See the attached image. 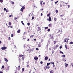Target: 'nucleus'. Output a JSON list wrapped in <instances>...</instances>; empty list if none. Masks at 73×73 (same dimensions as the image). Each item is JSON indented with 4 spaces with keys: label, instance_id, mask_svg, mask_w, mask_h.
Segmentation results:
<instances>
[{
    "label": "nucleus",
    "instance_id": "nucleus-13",
    "mask_svg": "<svg viewBox=\"0 0 73 73\" xmlns=\"http://www.w3.org/2000/svg\"><path fill=\"white\" fill-rule=\"evenodd\" d=\"M24 58H25V57H24V56H22V60H24Z\"/></svg>",
    "mask_w": 73,
    "mask_h": 73
},
{
    "label": "nucleus",
    "instance_id": "nucleus-1",
    "mask_svg": "<svg viewBox=\"0 0 73 73\" xmlns=\"http://www.w3.org/2000/svg\"><path fill=\"white\" fill-rule=\"evenodd\" d=\"M21 7H22V8L21 9L20 11H21V12H23V11H24V9H25V7L24 6H21Z\"/></svg>",
    "mask_w": 73,
    "mask_h": 73
},
{
    "label": "nucleus",
    "instance_id": "nucleus-51",
    "mask_svg": "<svg viewBox=\"0 0 73 73\" xmlns=\"http://www.w3.org/2000/svg\"><path fill=\"white\" fill-rule=\"evenodd\" d=\"M26 38H23V40H24V41H25V40Z\"/></svg>",
    "mask_w": 73,
    "mask_h": 73
},
{
    "label": "nucleus",
    "instance_id": "nucleus-61",
    "mask_svg": "<svg viewBox=\"0 0 73 73\" xmlns=\"http://www.w3.org/2000/svg\"><path fill=\"white\" fill-rule=\"evenodd\" d=\"M27 64H29V61H28L27 62Z\"/></svg>",
    "mask_w": 73,
    "mask_h": 73
},
{
    "label": "nucleus",
    "instance_id": "nucleus-54",
    "mask_svg": "<svg viewBox=\"0 0 73 73\" xmlns=\"http://www.w3.org/2000/svg\"><path fill=\"white\" fill-rule=\"evenodd\" d=\"M60 7H62V5L61 4H60Z\"/></svg>",
    "mask_w": 73,
    "mask_h": 73
},
{
    "label": "nucleus",
    "instance_id": "nucleus-30",
    "mask_svg": "<svg viewBox=\"0 0 73 73\" xmlns=\"http://www.w3.org/2000/svg\"><path fill=\"white\" fill-rule=\"evenodd\" d=\"M64 16V15H60V17H62V16Z\"/></svg>",
    "mask_w": 73,
    "mask_h": 73
},
{
    "label": "nucleus",
    "instance_id": "nucleus-46",
    "mask_svg": "<svg viewBox=\"0 0 73 73\" xmlns=\"http://www.w3.org/2000/svg\"><path fill=\"white\" fill-rule=\"evenodd\" d=\"M29 65L28 64L27 65V68H28L29 67Z\"/></svg>",
    "mask_w": 73,
    "mask_h": 73
},
{
    "label": "nucleus",
    "instance_id": "nucleus-60",
    "mask_svg": "<svg viewBox=\"0 0 73 73\" xmlns=\"http://www.w3.org/2000/svg\"><path fill=\"white\" fill-rule=\"evenodd\" d=\"M48 42H49V43L50 42V41L49 40H48Z\"/></svg>",
    "mask_w": 73,
    "mask_h": 73
},
{
    "label": "nucleus",
    "instance_id": "nucleus-5",
    "mask_svg": "<svg viewBox=\"0 0 73 73\" xmlns=\"http://www.w3.org/2000/svg\"><path fill=\"white\" fill-rule=\"evenodd\" d=\"M52 25H53L52 24V23H50V24H49L48 26L49 27H52Z\"/></svg>",
    "mask_w": 73,
    "mask_h": 73
},
{
    "label": "nucleus",
    "instance_id": "nucleus-33",
    "mask_svg": "<svg viewBox=\"0 0 73 73\" xmlns=\"http://www.w3.org/2000/svg\"><path fill=\"white\" fill-rule=\"evenodd\" d=\"M58 10H56V13H58Z\"/></svg>",
    "mask_w": 73,
    "mask_h": 73
},
{
    "label": "nucleus",
    "instance_id": "nucleus-39",
    "mask_svg": "<svg viewBox=\"0 0 73 73\" xmlns=\"http://www.w3.org/2000/svg\"><path fill=\"white\" fill-rule=\"evenodd\" d=\"M0 2L1 3H2L3 2V0H0Z\"/></svg>",
    "mask_w": 73,
    "mask_h": 73
},
{
    "label": "nucleus",
    "instance_id": "nucleus-49",
    "mask_svg": "<svg viewBox=\"0 0 73 73\" xmlns=\"http://www.w3.org/2000/svg\"><path fill=\"white\" fill-rule=\"evenodd\" d=\"M2 67L3 69H4V66H2Z\"/></svg>",
    "mask_w": 73,
    "mask_h": 73
},
{
    "label": "nucleus",
    "instance_id": "nucleus-37",
    "mask_svg": "<svg viewBox=\"0 0 73 73\" xmlns=\"http://www.w3.org/2000/svg\"><path fill=\"white\" fill-rule=\"evenodd\" d=\"M43 63V62H42V61H40V64H42Z\"/></svg>",
    "mask_w": 73,
    "mask_h": 73
},
{
    "label": "nucleus",
    "instance_id": "nucleus-47",
    "mask_svg": "<svg viewBox=\"0 0 73 73\" xmlns=\"http://www.w3.org/2000/svg\"><path fill=\"white\" fill-rule=\"evenodd\" d=\"M50 31V30L49 29H48L47 30V31H48V32H49Z\"/></svg>",
    "mask_w": 73,
    "mask_h": 73
},
{
    "label": "nucleus",
    "instance_id": "nucleus-64",
    "mask_svg": "<svg viewBox=\"0 0 73 73\" xmlns=\"http://www.w3.org/2000/svg\"><path fill=\"white\" fill-rule=\"evenodd\" d=\"M0 73H3V72L1 71H0Z\"/></svg>",
    "mask_w": 73,
    "mask_h": 73
},
{
    "label": "nucleus",
    "instance_id": "nucleus-27",
    "mask_svg": "<svg viewBox=\"0 0 73 73\" xmlns=\"http://www.w3.org/2000/svg\"><path fill=\"white\" fill-rule=\"evenodd\" d=\"M65 47L66 48V49H67V45H65Z\"/></svg>",
    "mask_w": 73,
    "mask_h": 73
},
{
    "label": "nucleus",
    "instance_id": "nucleus-24",
    "mask_svg": "<svg viewBox=\"0 0 73 73\" xmlns=\"http://www.w3.org/2000/svg\"><path fill=\"white\" fill-rule=\"evenodd\" d=\"M34 37V35H31L30 36V38H33Z\"/></svg>",
    "mask_w": 73,
    "mask_h": 73
},
{
    "label": "nucleus",
    "instance_id": "nucleus-35",
    "mask_svg": "<svg viewBox=\"0 0 73 73\" xmlns=\"http://www.w3.org/2000/svg\"><path fill=\"white\" fill-rule=\"evenodd\" d=\"M58 1H57L56 2H55V4H57V3H58Z\"/></svg>",
    "mask_w": 73,
    "mask_h": 73
},
{
    "label": "nucleus",
    "instance_id": "nucleus-10",
    "mask_svg": "<svg viewBox=\"0 0 73 73\" xmlns=\"http://www.w3.org/2000/svg\"><path fill=\"white\" fill-rule=\"evenodd\" d=\"M38 47H41V43H40L39 44H38Z\"/></svg>",
    "mask_w": 73,
    "mask_h": 73
},
{
    "label": "nucleus",
    "instance_id": "nucleus-50",
    "mask_svg": "<svg viewBox=\"0 0 73 73\" xmlns=\"http://www.w3.org/2000/svg\"><path fill=\"white\" fill-rule=\"evenodd\" d=\"M66 42V39H64V42Z\"/></svg>",
    "mask_w": 73,
    "mask_h": 73
},
{
    "label": "nucleus",
    "instance_id": "nucleus-32",
    "mask_svg": "<svg viewBox=\"0 0 73 73\" xmlns=\"http://www.w3.org/2000/svg\"><path fill=\"white\" fill-rule=\"evenodd\" d=\"M8 40H11V38L10 37H9Z\"/></svg>",
    "mask_w": 73,
    "mask_h": 73
},
{
    "label": "nucleus",
    "instance_id": "nucleus-57",
    "mask_svg": "<svg viewBox=\"0 0 73 73\" xmlns=\"http://www.w3.org/2000/svg\"><path fill=\"white\" fill-rule=\"evenodd\" d=\"M32 15V14H31V13H30L29 15V16H30V17L31 16V15Z\"/></svg>",
    "mask_w": 73,
    "mask_h": 73
},
{
    "label": "nucleus",
    "instance_id": "nucleus-41",
    "mask_svg": "<svg viewBox=\"0 0 73 73\" xmlns=\"http://www.w3.org/2000/svg\"><path fill=\"white\" fill-rule=\"evenodd\" d=\"M50 63H47V66H49V65H50Z\"/></svg>",
    "mask_w": 73,
    "mask_h": 73
},
{
    "label": "nucleus",
    "instance_id": "nucleus-20",
    "mask_svg": "<svg viewBox=\"0 0 73 73\" xmlns=\"http://www.w3.org/2000/svg\"><path fill=\"white\" fill-rule=\"evenodd\" d=\"M24 69L25 68H23L22 69V71L23 72H24Z\"/></svg>",
    "mask_w": 73,
    "mask_h": 73
},
{
    "label": "nucleus",
    "instance_id": "nucleus-43",
    "mask_svg": "<svg viewBox=\"0 0 73 73\" xmlns=\"http://www.w3.org/2000/svg\"><path fill=\"white\" fill-rule=\"evenodd\" d=\"M35 19V17H33L32 19V20H33V19Z\"/></svg>",
    "mask_w": 73,
    "mask_h": 73
},
{
    "label": "nucleus",
    "instance_id": "nucleus-16",
    "mask_svg": "<svg viewBox=\"0 0 73 73\" xmlns=\"http://www.w3.org/2000/svg\"><path fill=\"white\" fill-rule=\"evenodd\" d=\"M20 32H21L20 30L19 29V30H18V31H17V33H20Z\"/></svg>",
    "mask_w": 73,
    "mask_h": 73
},
{
    "label": "nucleus",
    "instance_id": "nucleus-31",
    "mask_svg": "<svg viewBox=\"0 0 73 73\" xmlns=\"http://www.w3.org/2000/svg\"><path fill=\"white\" fill-rule=\"evenodd\" d=\"M54 44H55L56 43V42H57V41H54Z\"/></svg>",
    "mask_w": 73,
    "mask_h": 73
},
{
    "label": "nucleus",
    "instance_id": "nucleus-38",
    "mask_svg": "<svg viewBox=\"0 0 73 73\" xmlns=\"http://www.w3.org/2000/svg\"><path fill=\"white\" fill-rule=\"evenodd\" d=\"M56 48H58V45H57L56 46Z\"/></svg>",
    "mask_w": 73,
    "mask_h": 73
},
{
    "label": "nucleus",
    "instance_id": "nucleus-6",
    "mask_svg": "<svg viewBox=\"0 0 73 73\" xmlns=\"http://www.w3.org/2000/svg\"><path fill=\"white\" fill-rule=\"evenodd\" d=\"M34 59L36 61H37L38 60V58L37 57H34Z\"/></svg>",
    "mask_w": 73,
    "mask_h": 73
},
{
    "label": "nucleus",
    "instance_id": "nucleus-36",
    "mask_svg": "<svg viewBox=\"0 0 73 73\" xmlns=\"http://www.w3.org/2000/svg\"><path fill=\"white\" fill-rule=\"evenodd\" d=\"M11 36L12 37H13V34H11Z\"/></svg>",
    "mask_w": 73,
    "mask_h": 73
},
{
    "label": "nucleus",
    "instance_id": "nucleus-23",
    "mask_svg": "<svg viewBox=\"0 0 73 73\" xmlns=\"http://www.w3.org/2000/svg\"><path fill=\"white\" fill-rule=\"evenodd\" d=\"M65 66L66 67H67L68 66V64H65Z\"/></svg>",
    "mask_w": 73,
    "mask_h": 73
},
{
    "label": "nucleus",
    "instance_id": "nucleus-44",
    "mask_svg": "<svg viewBox=\"0 0 73 73\" xmlns=\"http://www.w3.org/2000/svg\"><path fill=\"white\" fill-rule=\"evenodd\" d=\"M27 51H30L29 52H31V50L29 49L27 50Z\"/></svg>",
    "mask_w": 73,
    "mask_h": 73
},
{
    "label": "nucleus",
    "instance_id": "nucleus-22",
    "mask_svg": "<svg viewBox=\"0 0 73 73\" xmlns=\"http://www.w3.org/2000/svg\"><path fill=\"white\" fill-rule=\"evenodd\" d=\"M9 26L11 25V22H9Z\"/></svg>",
    "mask_w": 73,
    "mask_h": 73
},
{
    "label": "nucleus",
    "instance_id": "nucleus-3",
    "mask_svg": "<svg viewBox=\"0 0 73 73\" xmlns=\"http://www.w3.org/2000/svg\"><path fill=\"white\" fill-rule=\"evenodd\" d=\"M50 36L51 39H53L54 38H53V35L52 34H50Z\"/></svg>",
    "mask_w": 73,
    "mask_h": 73
},
{
    "label": "nucleus",
    "instance_id": "nucleus-63",
    "mask_svg": "<svg viewBox=\"0 0 73 73\" xmlns=\"http://www.w3.org/2000/svg\"><path fill=\"white\" fill-rule=\"evenodd\" d=\"M31 73V70H30V71L29 72V73Z\"/></svg>",
    "mask_w": 73,
    "mask_h": 73
},
{
    "label": "nucleus",
    "instance_id": "nucleus-25",
    "mask_svg": "<svg viewBox=\"0 0 73 73\" xmlns=\"http://www.w3.org/2000/svg\"><path fill=\"white\" fill-rule=\"evenodd\" d=\"M62 57L63 58H65V55H63L62 56Z\"/></svg>",
    "mask_w": 73,
    "mask_h": 73
},
{
    "label": "nucleus",
    "instance_id": "nucleus-40",
    "mask_svg": "<svg viewBox=\"0 0 73 73\" xmlns=\"http://www.w3.org/2000/svg\"><path fill=\"white\" fill-rule=\"evenodd\" d=\"M50 63L51 64H54V62H50Z\"/></svg>",
    "mask_w": 73,
    "mask_h": 73
},
{
    "label": "nucleus",
    "instance_id": "nucleus-4",
    "mask_svg": "<svg viewBox=\"0 0 73 73\" xmlns=\"http://www.w3.org/2000/svg\"><path fill=\"white\" fill-rule=\"evenodd\" d=\"M41 31V27H39L38 28V30H37L38 32L39 31Z\"/></svg>",
    "mask_w": 73,
    "mask_h": 73
},
{
    "label": "nucleus",
    "instance_id": "nucleus-12",
    "mask_svg": "<svg viewBox=\"0 0 73 73\" xmlns=\"http://www.w3.org/2000/svg\"><path fill=\"white\" fill-rule=\"evenodd\" d=\"M50 13H49L47 15V17H50Z\"/></svg>",
    "mask_w": 73,
    "mask_h": 73
},
{
    "label": "nucleus",
    "instance_id": "nucleus-45",
    "mask_svg": "<svg viewBox=\"0 0 73 73\" xmlns=\"http://www.w3.org/2000/svg\"><path fill=\"white\" fill-rule=\"evenodd\" d=\"M9 27H10L11 28H13V27H12V26H10Z\"/></svg>",
    "mask_w": 73,
    "mask_h": 73
},
{
    "label": "nucleus",
    "instance_id": "nucleus-53",
    "mask_svg": "<svg viewBox=\"0 0 73 73\" xmlns=\"http://www.w3.org/2000/svg\"><path fill=\"white\" fill-rule=\"evenodd\" d=\"M55 66V65H54V64H53V68H54V66Z\"/></svg>",
    "mask_w": 73,
    "mask_h": 73
},
{
    "label": "nucleus",
    "instance_id": "nucleus-42",
    "mask_svg": "<svg viewBox=\"0 0 73 73\" xmlns=\"http://www.w3.org/2000/svg\"><path fill=\"white\" fill-rule=\"evenodd\" d=\"M70 44H73V42H70Z\"/></svg>",
    "mask_w": 73,
    "mask_h": 73
},
{
    "label": "nucleus",
    "instance_id": "nucleus-34",
    "mask_svg": "<svg viewBox=\"0 0 73 73\" xmlns=\"http://www.w3.org/2000/svg\"><path fill=\"white\" fill-rule=\"evenodd\" d=\"M62 45L60 46V48H59L60 49H61V48H62Z\"/></svg>",
    "mask_w": 73,
    "mask_h": 73
},
{
    "label": "nucleus",
    "instance_id": "nucleus-48",
    "mask_svg": "<svg viewBox=\"0 0 73 73\" xmlns=\"http://www.w3.org/2000/svg\"><path fill=\"white\" fill-rule=\"evenodd\" d=\"M12 15H10L9 16V17H12Z\"/></svg>",
    "mask_w": 73,
    "mask_h": 73
},
{
    "label": "nucleus",
    "instance_id": "nucleus-55",
    "mask_svg": "<svg viewBox=\"0 0 73 73\" xmlns=\"http://www.w3.org/2000/svg\"><path fill=\"white\" fill-rule=\"evenodd\" d=\"M45 67H46V68L45 69V70H46V69H47L48 67H47V66H46Z\"/></svg>",
    "mask_w": 73,
    "mask_h": 73
},
{
    "label": "nucleus",
    "instance_id": "nucleus-14",
    "mask_svg": "<svg viewBox=\"0 0 73 73\" xmlns=\"http://www.w3.org/2000/svg\"><path fill=\"white\" fill-rule=\"evenodd\" d=\"M5 61L6 62H7L8 61V60H7V59L6 58H5Z\"/></svg>",
    "mask_w": 73,
    "mask_h": 73
},
{
    "label": "nucleus",
    "instance_id": "nucleus-11",
    "mask_svg": "<svg viewBox=\"0 0 73 73\" xmlns=\"http://www.w3.org/2000/svg\"><path fill=\"white\" fill-rule=\"evenodd\" d=\"M19 57H21L24 56V55H22V54H21V55H19Z\"/></svg>",
    "mask_w": 73,
    "mask_h": 73
},
{
    "label": "nucleus",
    "instance_id": "nucleus-7",
    "mask_svg": "<svg viewBox=\"0 0 73 73\" xmlns=\"http://www.w3.org/2000/svg\"><path fill=\"white\" fill-rule=\"evenodd\" d=\"M48 59V56H46L44 58V60H47Z\"/></svg>",
    "mask_w": 73,
    "mask_h": 73
},
{
    "label": "nucleus",
    "instance_id": "nucleus-17",
    "mask_svg": "<svg viewBox=\"0 0 73 73\" xmlns=\"http://www.w3.org/2000/svg\"><path fill=\"white\" fill-rule=\"evenodd\" d=\"M54 72V71L53 70H51L50 72V73H53Z\"/></svg>",
    "mask_w": 73,
    "mask_h": 73
},
{
    "label": "nucleus",
    "instance_id": "nucleus-15",
    "mask_svg": "<svg viewBox=\"0 0 73 73\" xmlns=\"http://www.w3.org/2000/svg\"><path fill=\"white\" fill-rule=\"evenodd\" d=\"M40 4L41 5H42V2H43V1H40Z\"/></svg>",
    "mask_w": 73,
    "mask_h": 73
},
{
    "label": "nucleus",
    "instance_id": "nucleus-2",
    "mask_svg": "<svg viewBox=\"0 0 73 73\" xmlns=\"http://www.w3.org/2000/svg\"><path fill=\"white\" fill-rule=\"evenodd\" d=\"M2 50H5V49H7V47L5 46H3L1 48Z\"/></svg>",
    "mask_w": 73,
    "mask_h": 73
},
{
    "label": "nucleus",
    "instance_id": "nucleus-58",
    "mask_svg": "<svg viewBox=\"0 0 73 73\" xmlns=\"http://www.w3.org/2000/svg\"><path fill=\"white\" fill-rule=\"evenodd\" d=\"M14 2H12V3H11V4H14Z\"/></svg>",
    "mask_w": 73,
    "mask_h": 73
},
{
    "label": "nucleus",
    "instance_id": "nucleus-26",
    "mask_svg": "<svg viewBox=\"0 0 73 73\" xmlns=\"http://www.w3.org/2000/svg\"><path fill=\"white\" fill-rule=\"evenodd\" d=\"M53 49L54 50H55L56 49H57V48L56 47V46H55L54 47Z\"/></svg>",
    "mask_w": 73,
    "mask_h": 73
},
{
    "label": "nucleus",
    "instance_id": "nucleus-29",
    "mask_svg": "<svg viewBox=\"0 0 73 73\" xmlns=\"http://www.w3.org/2000/svg\"><path fill=\"white\" fill-rule=\"evenodd\" d=\"M48 28V27H44L45 29H46Z\"/></svg>",
    "mask_w": 73,
    "mask_h": 73
},
{
    "label": "nucleus",
    "instance_id": "nucleus-21",
    "mask_svg": "<svg viewBox=\"0 0 73 73\" xmlns=\"http://www.w3.org/2000/svg\"><path fill=\"white\" fill-rule=\"evenodd\" d=\"M54 21H57V18H54Z\"/></svg>",
    "mask_w": 73,
    "mask_h": 73
},
{
    "label": "nucleus",
    "instance_id": "nucleus-8",
    "mask_svg": "<svg viewBox=\"0 0 73 73\" xmlns=\"http://www.w3.org/2000/svg\"><path fill=\"white\" fill-rule=\"evenodd\" d=\"M20 66H19L18 67V70H20Z\"/></svg>",
    "mask_w": 73,
    "mask_h": 73
},
{
    "label": "nucleus",
    "instance_id": "nucleus-18",
    "mask_svg": "<svg viewBox=\"0 0 73 73\" xmlns=\"http://www.w3.org/2000/svg\"><path fill=\"white\" fill-rule=\"evenodd\" d=\"M21 23L23 25H25L24 24V23H23V21H21Z\"/></svg>",
    "mask_w": 73,
    "mask_h": 73
},
{
    "label": "nucleus",
    "instance_id": "nucleus-9",
    "mask_svg": "<svg viewBox=\"0 0 73 73\" xmlns=\"http://www.w3.org/2000/svg\"><path fill=\"white\" fill-rule=\"evenodd\" d=\"M48 21H52V19H51V17H49L48 18Z\"/></svg>",
    "mask_w": 73,
    "mask_h": 73
},
{
    "label": "nucleus",
    "instance_id": "nucleus-59",
    "mask_svg": "<svg viewBox=\"0 0 73 73\" xmlns=\"http://www.w3.org/2000/svg\"><path fill=\"white\" fill-rule=\"evenodd\" d=\"M4 11H6V8H4Z\"/></svg>",
    "mask_w": 73,
    "mask_h": 73
},
{
    "label": "nucleus",
    "instance_id": "nucleus-52",
    "mask_svg": "<svg viewBox=\"0 0 73 73\" xmlns=\"http://www.w3.org/2000/svg\"><path fill=\"white\" fill-rule=\"evenodd\" d=\"M36 50H38V48H36Z\"/></svg>",
    "mask_w": 73,
    "mask_h": 73
},
{
    "label": "nucleus",
    "instance_id": "nucleus-19",
    "mask_svg": "<svg viewBox=\"0 0 73 73\" xmlns=\"http://www.w3.org/2000/svg\"><path fill=\"white\" fill-rule=\"evenodd\" d=\"M40 41L41 42H43V41H44V39H41L40 40Z\"/></svg>",
    "mask_w": 73,
    "mask_h": 73
},
{
    "label": "nucleus",
    "instance_id": "nucleus-28",
    "mask_svg": "<svg viewBox=\"0 0 73 73\" xmlns=\"http://www.w3.org/2000/svg\"><path fill=\"white\" fill-rule=\"evenodd\" d=\"M30 24H31V23H27V25H28V26H29V25H30Z\"/></svg>",
    "mask_w": 73,
    "mask_h": 73
},
{
    "label": "nucleus",
    "instance_id": "nucleus-56",
    "mask_svg": "<svg viewBox=\"0 0 73 73\" xmlns=\"http://www.w3.org/2000/svg\"><path fill=\"white\" fill-rule=\"evenodd\" d=\"M17 19H18V18H15V20H16Z\"/></svg>",
    "mask_w": 73,
    "mask_h": 73
},
{
    "label": "nucleus",
    "instance_id": "nucleus-62",
    "mask_svg": "<svg viewBox=\"0 0 73 73\" xmlns=\"http://www.w3.org/2000/svg\"><path fill=\"white\" fill-rule=\"evenodd\" d=\"M68 8H70V5H68Z\"/></svg>",
    "mask_w": 73,
    "mask_h": 73
}]
</instances>
